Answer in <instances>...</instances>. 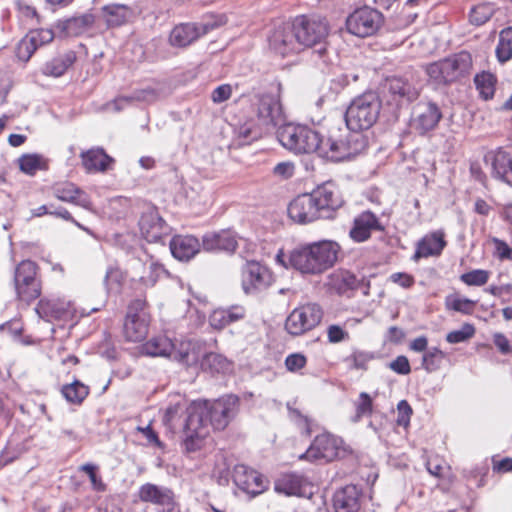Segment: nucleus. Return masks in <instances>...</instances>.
I'll return each instance as SVG.
<instances>
[{"label":"nucleus","mask_w":512,"mask_h":512,"mask_svg":"<svg viewBox=\"0 0 512 512\" xmlns=\"http://www.w3.org/2000/svg\"><path fill=\"white\" fill-rule=\"evenodd\" d=\"M292 23L301 49L314 48L311 59L322 71H329L338 60L337 51L327 43L329 23L318 15H299Z\"/></svg>","instance_id":"f257e3e1"},{"label":"nucleus","mask_w":512,"mask_h":512,"mask_svg":"<svg viewBox=\"0 0 512 512\" xmlns=\"http://www.w3.org/2000/svg\"><path fill=\"white\" fill-rule=\"evenodd\" d=\"M281 84L270 91L256 92L251 98V107L256 120H251L238 129L239 144H249L260 138L264 131L276 127L283 120L280 103Z\"/></svg>","instance_id":"f03ea898"},{"label":"nucleus","mask_w":512,"mask_h":512,"mask_svg":"<svg viewBox=\"0 0 512 512\" xmlns=\"http://www.w3.org/2000/svg\"><path fill=\"white\" fill-rule=\"evenodd\" d=\"M341 246L333 240H320L299 246L289 255L290 265L303 274L317 275L332 268Z\"/></svg>","instance_id":"7ed1b4c3"},{"label":"nucleus","mask_w":512,"mask_h":512,"mask_svg":"<svg viewBox=\"0 0 512 512\" xmlns=\"http://www.w3.org/2000/svg\"><path fill=\"white\" fill-rule=\"evenodd\" d=\"M277 138L283 147L296 155L316 153L326 160L329 150L325 145L326 139L308 126L300 124H284L278 128Z\"/></svg>","instance_id":"20e7f679"},{"label":"nucleus","mask_w":512,"mask_h":512,"mask_svg":"<svg viewBox=\"0 0 512 512\" xmlns=\"http://www.w3.org/2000/svg\"><path fill=\"white\" fill-rule=\"evenodd\" d=\"M382 100L375 92H366L356 97L345 113L347 128L360 132L371 128L379 118Z\"/></svg>","instance_id":"39448f33"},{"label":"nucleus","mask_w":512,"mask_h":512,"mask_svg":"<svg viewBox=\"0 0 512 512\" xmlns=\"http://www.w3.org/2000/svg\"><path fill=\"white\" fill-rule=\"evenodd\" d=\"M472 65L471 54L467 51H461L439 62L430 64L427 73L437 83L449 84L468 76Z\"/></svg>","instance_id":"423d86ee"},{"label":"nucleus","mask_w":512,"mask_h":512,"mask_svg":"<svg viewBox=\"0 0 512 512\" xmlns=\"http://www.w3.org/2000/svg\"><path fill=\"white\" fill-rule=\"evenodd\" d=\"M13 283L20 301L29 304L39 298L42 292V283L37 263L29 259L21 261L15 267Z\"/></svg>","instance_id":"0eeeda50"},{"label":"nucleus","mask_w":512,"mask_h":512,"mask_svg":"<svg viewBox=\"0 0 512 512\" xmlns=\"http://www.w3.org/2000/svg\"><path fill=\"white\" fill-rule=\"evenodd\" d=\"M346 455L347 449L344 441L340 437L325 432L314 438L306 452L300 456V459L332 462L344 458Z\"/></svg>","instance_id":"6e6552de"},{"label":"nucleus","mask_w":512,"mask_h":512,"mask_svg":"<svg viewBox=\"0 0 512 512\" xmlns=\"http://www.w3.org/2000/svg\"><path fill=\"white\" fill-rule=\"evenodd\" d=\"M138 225L141 235L149 243L165 245L172 231L171 226L161 217L158 208L153 205L144 207Z\"/></svg>","instance_id":"1a4fd4ad"},{"label":"nucleus","mask_w":512,"mask_h":512,"mask_svg":"<svg viewBox=\"0 0 512 512\" xmlns=\"http://www.w3.org/2000/svg\"><path fill=\"white\" fill-rule=\"evenodd\" d=\"M273 283L269 268L258 261H247L241 270V287L249 296H258Z\"/></svg>","instance_id":"9d476101"},{"label":"nucleus","mask_w":512,"mask_h":512,"mask_svg":"<svg viewBox=\"0 0 512 512\" xmlns=\"http://www.w3.org/2000/svg\"><path fill=\"white\" fill-rule=\"evenodd\" d=\"M384 17L381 12L369 6L353 11L346 19L347 31L357 37H368L375 34L382 26Z\"/></svg>","instance_id":"9b49d317"},{"label":"nucleus","mask_w":512,"mask_h":512,"mask_svg":"<svg viewBox=\"0 0 512 512\" xmlns=\"http://www.w3.org/2000/svg\"><path fill=\"white\" fill-rule=\"evenodd\" d=\"M240 399L237 395L228 394L215 400L203 415L204 425L210 422L214 430H224L239 412Z\"/></svg>","instance_id":"f8f14e48"},{"label":"nucleus","mask_w":512,"mask_h":512,"mask_svg":"<svg viewBox=\"0 0 512 512\" xmlns=\"http://www.w3.org/2000/svg\"><path fill=\"white\" fill-rule=\"evenodd\" d=\"M323 311L318 304L295 308L286 318L285 329L292 336H300L315 328L322 320Z\"/></svg>","instance_id":"ddd939ff"},{"label":"nucleus","mask_w":512,"mask_h":512,"mask_svg":"<svg viewBox=\"0 0 512 512\" xmlns=\"http://www.w3.org/2000/svg\"><path fill=\"white\" fill-rule=\"evenodd\" d=\"M381 94L387 105L394 109L409 105L419 96L413 84L401 77L387 78L382 84Z\"/></svg>","instance_id":"4468645a"},{"label":"nucleus","mask_w":512,"mask_h":512,"mask_svg":"<svg viewBox=\"0 0 512 512\" xmlns=\"http://www.w3.org/2000/svg\"><path fill=\"white\" fill-rule=\"evenodd\" d=\"M367 143V138L358 132L350 135L346 142L327 138L325 145L329 153L326 160H350L360 156L366 150Z\"/></svg>","instance_id":"2eb2a0df"},{"label":"nucleus","mask_w":512,"mask_h":512,"mask_svg":"<svg viewBox=\"0 0 512 512\" xmlns=\"http://www.w3.org/2000/svg\"><path fill=\"white\" fill-rule=\"evenodd\" d=\"M328 286L336 294L349 295L357 289H361L365 296L369 295L370 279L362 275L360 278L346 269L335 270L328 276Z\"/></svg>","instance_id":"dca6fc26"},{"label":"nucleus","mask_w":512,"mask_h":512,"mask_svg":"<svg viewBox=\"0 0 512 512\" xmlns=\"http://www.w3.org/2000/svg\"><path fill=\"white\" fill-rule=\"evenodd\" d=\"M442 113L439 106L431 101H420L412 110L410 118V127L417 133L424 135L433 130L440 119Z\"/></svg>","instance_id":"f3484780"},{"label":"nucleus","mask_w":512,"mask_h":512,"mask_svg":"<svg viewBox=\"0 0 512 512\" xmlns=\"http://www.w3.org/2000/svg\"><path fill=\"white\" fill-rule=\"evenodd\" d=\"M138 497L142 502L161 506L163 512H174L179 508L175 493L166 486L145 483L139 487Z\"/></svg>","instance_id":"a211bd4d"},{"label":"nucleus","mask_w":512,"mask_h":512,"mask_svg":"<svg viewBox=\"0 0 512 512\" xmlns=\"http://www.w3.org/2000/svg\"><path fill=\"white\" fill-rule=\"evenodd\" d=\"M268 41L270 49L282 57L302 50L292 22L276 27Z\"/></svg>","instance_id":"6ab92c4d"},{"label":"nucleus","mask_w":512,"mask_h":512,"mask_svg":"<svg viewBox=\"0 0 512 512\" xmlns=\"http://www.w3.org/2000/svg\"><path fill=\"white\" fill-rule=\"evenodd\" d=\"M290 219L299 224L311 223L323 219V215L311 193H304L294 198L288 205Z\"/></svg>","instance_id":"aec40b11"},{"label":"nucleus","mask_w":512,"mask_h":512,"mask_svg":"<svg viewBox=\"0 0 512 512\" xmlns=\"http://www.w3.org/2000/svg\"><path fill=\"white\" fill-rule=\"evenodd\" d=\"M203 413L196 410L188 411L184 419L182 447L185 452L193 453L201 449L204 433Z\"/></svg>","instance_id":"412c9836"},{"label":"nucleus","mask_w":512,"mask_h":512,"mask_svg":"<svg viewBox=\"0 0 512 512\" xmlns=\"http://www.w3.org/2000/svg\"><path fill=\"white\" fill-rule=\"evenodd\" d=\"M233 482L243 492L255 497L266 489V483L261 474L249 467L238 464L233 470Z\"/></svg>","instance_id":"4be33fe9"},{"label":"nucleus","mask_w":512,"mask_h":512,"mask_svg":"<svg viewBox=\"0 0 512 512\" xmlns=\"http://www.w3.org/2000/svg\"><path fill=\"white\" fill-rule=\"evenodd\" d=\"M311 195L316 200L323 215V219L332 218L335 210L340 208L344 203L338 190L330 182L319 186L311 193Z\"/></svg>","instance_id":"5701e85b"},{"label":"nucleus","mask_w":512,"mask_h":512,"mask_svg":"<svg viewBox=\"0 0 512 512\" xmlns=\"http://www.w3.org/2000/svg\"><path fill=\"white\" fill-rule=\"evenodd\" d=\"M384 229L378 217L373 212L367 210L354 218L349 236L353 241L361 243L371 237L373 230L382 232Z\"/></svg>","instance_id":"b1692460"},{"label":"nucleus","mask_w":512,"mask_h":512,"mask_svg":"<svg viewBox=\"0 0 512 512\" xmlns=\"http://www.w3.org/2000/svg\"><path fill=\"white\" fill-rule=\"evenodd\" d=\"M445 234L443 231H434L423 236L416 244L412 260L417 262L421 258L438 257L446 247Z\"/></svg>","instance_id":"393cba45"},{"label":"nucleus","mask_w":512,"mask_h":512,"mask_svg":"<svg viewBox=\"0 0 512 512\" xmlns=\"http://www.w3.org/2000/svg\"><path fill=\"white\" fill-rule=\"evenodd\" d=\"M362 490L356 485H346L333 495L335 512H358L361 507Z\"/></svg>","instance_id":"a878e982"},{"label":"nucleus","mask_w":512,"mask_h":512,"mask_svg":"<svg viewBox=\"0 0 512 512\" xmlns=\"http://www.w3.org/2000/svg\"><path fill=\"white\" fill-rule=\"evenodd\" d=\"M172 256L179 261H189L201 248L199 240L192 235H175L169 240Z\"/></svg>","instance_id":"bb28decb"},{"label":"nucleus","mask_w":512,"mask_h":512,"mask_svg":"<svg viewBox=\"0 0 512 512\" xmlns=\"http://www.w3.org/2000/svg\"><path fill=\"white\" fill-rule=\"evenodd\" d=\"M168 357L186 368L193 367L200 361V347L191 340L182 341L178 345L173 343V350Z\"/></svg>","instance_id":"cd10ccee"},{"label":"nucleus","mask_w":512,"mask_h":512,"mask_svg":"<svg viewBox=\"0 0 512 512\" xmlns=\"http://www.w3.org/2000/svg\"><path fill=\"white\" fill-rule=\"evenodd\" d=\"M201 37L196 23H183L175 26L170 35L169 42L174 47H187Z\"/></svg>","instance_id":"c85d7f7f"},{"label":"nucleus","mask_w":512,"mask_h":512,"mask_svg":"<svg viewBox=\"0 0 512 512\" xmlns=\"http://www.w3.org/2000/svg\"><path fill=\"white\" fill-rule=\"evenodd\" d=\"M35 311L40 318L47 322L63 319L68 314V309L65 302L47 298H42L39 300Z\"/></svg>","instance_id":"c756f323"},{"label":"nucleus","mask_w":512,"mask_h":512,"mask_svg":"<svg viewBox=\"0 0 512 512\" xmlns=\"http://www.w3.org/2000/svg\"><path fill=\"white\" fill-rule=\"evenodd\" d=\"M76 54L74 51H67L47 61L41 68L46 76L61 77L75 63Z\"/></svg>","instance_id":"7c9ffc66"},{"label":"nucleus","mask_w":512,"mask_h":512,"mask_svg":"<svg viewBox=\"0 0 512 512\" xmlns=\"http://www.w3.org/2000/svg\"><path fill=\"white\" fill-rule=\"evenodd\" d=\"M246 310L241 305H233L228 308L215 310L210 316V324L221 329L245 317Z\"/></svg>","instance_id":"2f4dec72"},{"label":"nucleus","mask_w":512,"mask_h":512,"mask_svg":"<svg viewBox=\"0 0 512 512\" xmlns=\"http://www.w3.org/2000/svg\"><path fill=\"white\" fill-rule=\"evenodd\" d=\"M132 16L133 11L127 5L108 4L102 7V17L110 28L126 24Z\"/></svg>","instance_id":"473e14b6"},{"label":"nucleus","mask_w":512,"mask_h":512,"mask_svg":"<svg viewBox=\"0 0 512 512\" xmlns=\"http://www.w3.org/2000/svg\"><path fill=\"white\" fill-rule=\"evenodd\" d=\"M93 23V15L84 14L59 21L57 28L66 36H78L90 28Z\"/></svg>","instance_id":"72a5a7b5"},{"label":"nucleus","mask_w":512,"mask_h":512,"mask_svg":"<svg viewBox=\"0 0 512 512\" xmlns=\"http://www.w3.org/2000/svg\"><path fill=\"white\" fill-rule=\"evenodd\" d=\"M172 350L173 342L165 335L152 337L141 346V353L152 357H168Z\"/></svg>","instance_id":"f704fd0d"},{"label":"nucleus","mask_w":512,"mask_h":512,"mask_svg":"<svg viewBox=\"0 0 512 512\" xmlns=\"http://www.w3.org/2000/svg\"><path fill=\"white\" fill-rule=\"evenodd\" d=\"M199 363L203 371L211 374H224L231 369V362L222 354L214 352L204 354Z\"/></svg>","instance_id":"c9c22d12"},{"label":"nucleus","mask_w":512,"mask_h":512,"mask_svg":"<svg viewBox=\"0 0 512 512\" xmlns=\"http://www.w3.org/2000/svg\"><path fill=\"white\" fill-rule=\"evenodd\" d=\"M149 328V319L137 318L125 319L123 324V334L127 341L129 342H139L142 341L147 333Z\"/></svg>","instance_id":"e433bc0d"},{"label":"nucleus","mask_w":512,"mask_h":512,"mask_svg":"<svg viewBox=\"0 0 512 512\" xmlns=\"http://www.w3.org/2000/svg\"><path fill=\"white\" fill-rule=\"evenodd\" d=\"M302 486V477L295 473H289L282 475L275 481L274 490L279 494L292 496L300 494Z\"/></svg>","instance_id":"4c0bfd02"},{"label":"nucleus","mask_w":512,"mask_h":512,"mask_svg":"<svg viewBox=\"0 0 512 512\" xmlns=\"http://www.w3.org/2000/svg\"><path fill=\"white\" fill-rule=\"evenodd\" d=\"M496 82V77L492 73L486 71L478 73L474 77L476 89L478 90L480 97L485 101L494 97Z\"/></svg>","instance_id":"58836bf2"},{"label":"nucleus","mask_w":512,"mask_h":512,"mask_svg":"<svg viewBox=\"0 0 512 512\" xmlns=\"http://www.w3.org/2000/svg\"><path fill=\"white\" fill-rule=\"evenodd\" d=\"M495 53L500 63H506L512 58V26L500 31Z\"/></svg>","instance_id":"ea45409f"},{"label":"nucleus","mask_w":512,"mask_h":512,"mask_svg":"<svg viewBox=\"0 0 512 512\" xmlns=\"http://www.w3.org/2000/svg\"><path fill=\"white\" fill-rule=\"evenodd\" d=\"M61 393L69 403L79 405L88 396L89 388L79 380H75L71 384L64 385Z\"/></svg>","instance_id":"a19ab883"},{"label":"nucleus","mask_w":512,"mask_h":512,"mask_svg":"<svg viewBox=\"0 0 512 512\" xmlns=\"http://www.w3.org/2000/svg\"><path fill=\"white\" fill-rule=\"evenodd\" d=\"M476 304V300L459 297L457 295H448L445 298L446 309L459 312L463 315H472Z\"/></svg>","instance_id":"79ce46f5"},{"label":"nucleus","mask_w":512,"mask_h":512,"mask_svg":"<svg viewBox=\"0 0 512 512\" xmlns=\"http://www.w3.org/2000/svg\"><path fill=\"white\" fill-rule=\"evenodd\" d=\"M124 282V273L116 265H110L106 269L103 280L108 293H119Z\"/></svg>","instance_id":"37998d69"},{"label":"nucleus","mask_w":512,"mask_h":512,"mask_svg":"<svg viewBox=\"0 0 512 512\" xmlns=\"http://www.w3.org/2000/svg\"><path fill=\"white\" fill-rule=\"evenodd\" d=\"M375 358L376 354L374 352L354 349L344 361L348 363L349 369L366 371L368 363Z\"/></svg>","instance_id":"c03bdc74"},{"label":"nucleus","mask_w":512,"mask_h":512,"mask_svg":"<svg viewBox=\"0 0 512 512\" xmlns=\"http://www.w3.org/2000/svg\"><path fill=\"white\" fill-rule=\"evenodd\" d=\"M445 353L437 347L428 349L422 357V367L432 373L440 369Z\"/></svg>","instance_id":"a18cd8bd"},{"label":"nucleus","mask_w":512,"mask_h":512,"mask_svg":"<svg viewBox=\"0 0 512 512\" xmlns=\"http://www.w3.org/2000/svg\"><path fill=\"white\" fill-rule=\"evenodd\" d=\"M165 267L155 261H151L144 275L140 277V282L146 287H153L157 281L163 276L168 275Z\"/></svg>","instance_id":"49530a36"},{"label":"nucleus","mask_w":512,"mask_h":512,"mask_svg":"<svg viewBox=\"0 0 512 512\" xmlns=\"http://www.w3.org/2000/svg\"><path fill=\"white\" fill-rule=\"evenodd\" d=\"M226 23L227 18L224 14H208L202 18L201 22L196 24L201 36H203Z\"/></svg>","instance_id":"de8ad7c7"},{"label":"nucleus","mask_w":512,"mask_h":512,"mask_svg":"<svg viewBox=\"0 0 512 512\" xmlns=\"http://www.w3.org/2000/svg\"><path fill=\"white\" fill-rule=\"evenodd\" d=\"M476 333L475 326L471 323H464L459 330H454L446 335V341L450 344H458L473 338Z\"/></svg>","instance_id":"09e8293b"},{"label":"nucleus","mask_w":512,"mask_h":512,"mask_svg":"<svg viewBox=\"0 0 512 512\" xmlns=\"http://www.w3.org/2000/svg\"><path fill=\"white\" fill-rule=\"evenodd\" d=\"M355 406L356 414L353 417L354 422H358L363 416H370L373 413V399L367 392H361L359 394Z\"/></svg>","instance_id":"8fccbe9b"},{"label":"nucleus","mask_w":512,"mask_h":512,"mask_svg":"<svg viewBox=\"0 0 512 512\" xmlns=\"http://www.w3.org/2000/svg\"><path fill=\"white\" fill-rule=\"evenodd\" d=\"M491 169L494 178L512 186V162H491Z\"/></svg>","instance_id":"3c124183"},{"label":"nucleus","mask_w":512,"mask_h":512,"mask_svg":"<svg viewBox=\"0 0 512 512\" xmlns=\"http://www.w3.org/2000/svg\"><path fill=\"white\" fill-rule=\"evenodd\" d=\"M489 274L487 270L475 269L462 274L460 279L468 286H482L488 282Z\"/></svg>","instance_id":"603ef678"},{"label":"nucleus","mask_w":512,"mask_h":512,"mask_svg":"<svg viewBox=\"0 0 512 512\" xmlns=\"http://www.w3.org/2000/svg\"><path fill=\"white\" fill-rule=\"evenodd\" d=\"M493 16V10L487 5H479L470 11V22L473 25L481 26L488 22Z\"/></svg>","instance_id":"864d4df0"},{"label":"nucleus","mask_w":512,"mask_h":512,"mask_svg":"<svg viewBox=\"0 0 512 512\" xmlns=\"http://www.w3.org/2000/svg\"><path fill=\"white\" fill-rule=\"evenodd\" d=\"M97 469L98 467L92 463H86L80 467V470L88 475L93 490L104 492L106 490V484L102 481L101 477L98 476Z\"/></svg>","instance_id":"5fc2aeb1"},{"label":"nucleus","mask_w":512,"mask_h":512,"mask_svg":"<svg viewBox=\"0 0 512 512\" xmlns=\"http://www.w3.org/2000/svg\"><path fill=\"white\" fill-rule=\"evenodd\" d=\"M133 102L137 103H153L159 98V92L153 87H145L136 89L131 93Z\"/></svg>","instance_id":"6e6d98bb"},{"label":"nucleus","mask_w":512,"mask_h":512,"mask_svg":"<svg viewBox=\"0 0 512 512\" xmlns=\"http://www.w3.org/2000/svg\"><path fill=\"white\" fill-rule=\"evenodd\" d=\"M146 318L149 319V314L146 310V301L143 299H135L131 301L127 308V314L125 319Z\"/></svg>","instance_id":"4d7b16f0"},{"label":"nucleus","mask_w":512,"mask_h":512,"mask_svg":"<svg viewBox=\"0 0 512 512\" xmlns=\"http://www.w3.org/2000/svg\"><path fill=\"white\" fill-rule=\"evenodd\" d=\"M38 48L28 34L19 42L16 50L17 57L22 61H28Z\"/></svg>","instance_id":"13d9d810"},{"label":"nucleus","mask_w":512,"mask_h":512,"mask_svg":"<svg viewBox=\"0 0 512 512\" xmlns=\"http://www.w3.org/2000/svg\"><path fill=\"white\" fill-rule=\"evenodd\" d=\"M77 188L78 187L73 183L58 185L54 188V195L61 201L72 203L75 194L78 193Z\"/></svg>","instance_id":"bf43d9fd"},{"label":"nucleus","mask_w":512,"mask_h":512,"mask_svg":"<svg viewBox=\"0 0 512 512\" xmlns=\"http://www.w3.org/2000/svg\"><path fill=\"white\" fill-rule=\"evenodd\" d=\"M218 234V251L234 252L237 248V240L229 231H220Z\"/></svg>","instance_id":"052dcab7"},{"label":"nucleus","mask_w":512,"mask_h":512,"mask_svg":"<svg viewBox=\"0 0 512 512\" xmlns=\"http://www.w3.org/2000/svg\"><path fill=\"white\" fill-rule=\"evenodd\" d=\"M28 36L38 48L44 44L50 43L54 38V33L51 29H39L30 31Z\"/></svg>","instance_id":"680f3d73"},{"label":"nucleus","mask_w":512,"mask_h":512,"mask_svg":"<svg viewBox=\"0 0 512 512\" xmlns=\"http://www.w3.org/2000/svg\"><path fill=\"white\" fill-rule=\"evenodd\" d=\"M397 411H398V416H397V420H396L397 424L402 427H407L410 423V418L413 413L412 407L410 406L408 401H406V400L399 401V403L397 404Z\"/></svg>","instance_id":"e2e57ef3"},{"label":"nucleus","mask_w":512,"mask_h":512,"mask_svg":"<svg viewBox=\"0 0 512 512\" xmlns=\"http://www.w3.org/2000/svg\"><path fill=\"white\" fill-rule=\"evenodd\" d=\"M388 367L399 375H407L411 372V366L406 356L400 355L388 364Z\"/></svg>","instance_id":"0e129e2a"},{"label":"nucleus","mask_w":512,"mask_h":512,"mask_svg":"<svg viewBox=\"0 0 512 512\" xmlns=\"http://www.w3.org/2000/svg\"><path fill=\"white\" fill-rule=\"evenodd\" d=\"M21 455V448L19 447H5L0 454V469L11 464Z\"/></svg>","instance_id":"69168bd1"},{"label":"nucleus","mask_w":512,"mask_h":512,"mask_svg":"<svg viewBox=\"0 0 512 512\" xmlns=\"http://www.w3.org/2000/svg\"><path fill=\"white\" fill-rule=\"evenodd\" d=\"M327 336L330 343H339L349 338L348 332L337 324L328 327Z\"/></svg>","instance_id":"338daca9"},{"label":"nucleus","mask_w":512,"mask_h":512,"mask_svg":"<svg viewBox=\"0 0 512 512\" xmlns=\"http://www.w3.org/2000/svg\"><path fill=\"white\" fill-rule=\"evenodd\" d=\"M306 357L300 353H293L286 357L285 365L289 371H297L306 365Z\"/></svg>","instance_id":"774afa93"}]
</instances>
